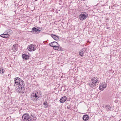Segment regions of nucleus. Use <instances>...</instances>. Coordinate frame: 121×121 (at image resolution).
<instances>
[{
	"mask_svg": "<svg viewBox=\"0 0 121 121\" xmlns=\"http://www.w3.org/2000/svg\"><path fill=\"white\" fill-rule=\"evenodd\" d=\"M40 92H37L36 93H33L31 94L30 98L33 101L35 102L38 100H39L41 97Z\"/></svg>",
	"mask_w": 121,
	"mask_h": 121,
	"instance_id": "obj_1",
	"label": "nucleus"
},
{
	"mask_svg": "<svg viewBox=\"0 0 121 121\" xmlns=\"http://www.w3.org/2000/svg\"><path fill=\"white\" fill-rule=\"evenodd\" d=\"M22 118L23 121H33L31 117H30L27 114L25 113L22 116Z\"/></svg>",
	"mask_w": 121,
	"mask_h": 121,
	"instance_id": "obj_2",
	"label": "nucleus"
},
{
	"mask_svg": "<svg viewBox=\"0 0 121 121\" xmlns=\"http://www.w3.org/2000/svg\"><path fill=\"white\" fill-rule=\"evenodd\" d=\"M40 28L38 27H35L32 28V31H31V32H35L34 33V34H38L40 33L41 31L40 30H39Z\"/></svg>",
	"mask_w": 121,
	"mask_h": 121,
	"instance_id": "obj_3",
	"label": "nucleus"
},
{
	"mask_svg": "<svg viewBox=\"0 0 121 121\" xmlns=\"http://www.w3.org/2000/svg\"><path fill=\"white\" fill-rule=\"evenodd\" d=\"M88 16V14L85 13L80 14L79 16V17L80 20L83 21L86 19Z\"/></svg>",
	"mask_w": 121,
	"mask_h": 121,
	"instance_id": "obj_4",
	"label": "nucleus"
},
{
	"mask_svg": "<svg viewBox=\"0 0 121 121\" xmlns=\"http://www.w3.org/2000/svg\"><path fill=\"white\" fill-rule=\"evenodd\" d=\"M21 79V78L18 77H16L14 78V86L15 87H16L17 85H19V83Z\"/></svg>",
	"mask_w": 121,
	"mask_h": 121,
	"instance_id": "obj_5",
	"label": "nucleus"
},
{
	"mask_svg": "<svg viewBox=\"0 0 121 121\" xmlns=\"http://www.w3.org/2000/svg\"><path fill=\"white\" fill-rule=\"evenodd\" d=\"M54 49L55 50H58L59 51H62L63 49L60 45H57V46H53Z\"/></svg>",
	"mask_w": 121,
	"mask_h": 121,
	"instance_id": "obj_6",
	"label": "nucleus"
},
{
	"mask_svg": "<svg viewBox=\"0 0 121 121\" xmlns=\"http://www.w3.org/2000/svg\"><path fill=\"white\" fill-rule=\"evenodd\" d=\"M86 48H83L79 52V55L80 56H83V54L85 52Z\"/></svg>",
	"mask_w": 121,
	"mask_h": 121,
	"instance_id": "obj_7",
	"label": "nucleus"
},
{
	"mask_svg": "<svg viewBox=\"0 0 121 121\" xmlns=\"http://www.w3.org/2000/svg\"><path fill=\"white\" fill-rule=\"evenodd\" d=\"M28 48V50L30 51H34L35 49V46L32 45H30Z\"/></svg>",
	"mask_w": 121,
	"mask_h": 121,
	"instance_id": "obj_8",
	"label": "nucleus"
},
{
	"mask_svg": "<svg viewBox=\"0 0 121 121\" xmlns=\"http://www.w3.org/2000/svg\"><path fill=\"white\" fill-rule=\"evenodd\" d=\"M67 97L65 96H63L60 99L59 101L61 103H64L66 100Z\"/></svg>",
	"mask_w": 121,
	"mask_h": 121,
	"instance_id": "obj_9",
	"label": "nucleus"
},
{
	"mask_svg": "<svg viewBox=\"0 0 121 121\" xmlns=\"http://www.w3.org/2000/svg\"><path fill=\"white\" fill-rule=\"evenodd\" d=\"M51 37L54 39L56 41L59 40V38L58 37L53 34H52L51 35Z\"/></svg>",
	"mask_w": 121,
	"mask_h": 121,
	"instance_id": "obj_10",
	"label": "nucleus"
},
{
	"mask_svg": "<svg viewBox=\"0 0 121 121\" xmlns=\"http://www.w3.org/2000/svg\"><path fill=\"white\" fill-rule=\"evenodd\" d=\"M98 79V78H97L94 77L92 78L91 81L92 82V83L95 84L97 82Z\"/></svg>",
	"mask_w": 121,
	"mask_h": 121,
	"instance_id": "obj_11",
	"label": "nucleus"
},
{
	"mask_svg": "<svg viewBox=\"0 0 121 121\" xmlns=\"http://www.w3.org/2000/svg\"><path fill=\"white\" fill-rule=\"evenodd\" d=\"M58 45V44L56 42L54 41L50 43H49V45L52 47H53V46H57V45Z\"/></svg>",
	"mask_w": 121,
	"mask_h": 121,
	"instance_id": "obj_12",
	"label": "nucleus"
},
{
	"mask_svg": "<svg viewBox=\"0 0 121 121\" xmlns=\"http://www.w3.org/2000/svg\"><path fill=\"white\" fill-rule=\"evenodd\" d=\"M89 116L86 114L84 115L82 117L83 120L84 121H86L88 119Z\"/></svg>",
	"mask_w": 121,
	"mask_h": 121,
	"instance_id": "obj_13",
	"label": "nucleus"
},
{
	"mask_svg": "<svg viewBox=\"0 0 121 121\" xmlns=\"http://www.w3.org/2000/svg\"><path fill=\"white\" fill-rule=\"evenodd\" d=\"M22 57L23 59L26 60L29 58V56L28 55L24 54L22 55Z\"/></svg>",
	"mask_w": 121,
	"mask_h": 121,
	"instance_id": "obj_14",
	"label": "nucleus"
},
{
	"mask_svg": "<svg viewBox=\"0 0 121 121\" xmlns=\"http://www.w3.org/2000/svg\"><path fill=\"white\" fill-rule=\"evenodd\" d=\"M16 86L17 88V91L20 93V91H21L23 86Z\"/></svg>",
	"mask_w": 121,
	"mask_h": 121,
	"instance_id": "obj_15",
	"label": "nucleus"
},
{
	"mask_svg": "<svg viewBox=\"0 0 121 121\" xmlns=\"http://www.w3.org/2000/svg\"><path fill=\"white\" fill-rule=\"evenodd\" d=\"M18 86H24L25 85V83L24 81L21 79L19 83V85Z\"/></svg>",
	"mask_w": 121,
	"mask_h": 121,
	"instance_id": "obj_16",
	"label": "nucleus"
},
{
	"mask_svg": "<svg viewBox=\"0 0 121 121\" xmlns=\"http://www.w3.org/2000/svg\"><path fill=\"white\" fill-rule=\"evenodd\" d=\"M0 36L2 38H5V39H7L9 37V35L7 36V35H5L4 34H2L1 35H0Z\"/></svg>",
	"mask_w": 121,
	"mask_h": 121,
	"instance_id": "obj_17",
	"label": "nucleus"
},
{
	"mask_svg": "<svg viewBox=\"0 0 121 121\" xmlns=\"http://www.w3.org/2000/svg\"><path fill=\"white\" fill-rule=\"evenodd\" d=\"M17 44H15L13 45V47H12V49H13L16 51H17Z\"/></svg>",
	"mask_w": 121,
	"mask_h": 121,
	"instance_id": "obj_18",
	"label": "nucleus"
},
{
	"mask_svg": "<svg viewBox=\"0 0 121 121\" xmlns=\"http://www.w3.org/2000/svg\"><path fill=\"white\" fill-rule=\"evenodd\" d=\"M104 107H105L107 110H109L111 108V107L109 105H105Z\"/></svg>",
	"mask_w": 121,
	"mask_h": 121,
	"instance_id": "obj_19",
	"label": "nucleus"
},
{
	"mask_svg": "<svg viewBox=\"0 0 121 121\" xmlns=\"http://www.w3.org/2000/svg\"><path fill=\"white\" fill-rule=\"evenodd\" d=\"M43 104L44 105V107L46 108H47L48 106V104L46 101H45L44 102Z\"/></svg>",
	"mask_w": 121,
	"mask_h": 121,
	"instance_id": "obj_20",
	"label": "nucleus"
},
{
	"mask_svg": "<svg viewBox=\"0 0 121 121\" xmlns=\"http://www.w3.org/2000/svg\"><path fill=\"white\" fill-rule=\"evenodd\" d=\"M89 85L90 86V87H95L96 86V84H93L92 83L89 84Z\"/></svg>",
	"mask_w": 121,
	"mask_h": 121,
	"instance_id": "obj_21",
	"label": "nucleus"
},
{
	"mask_svg": "<svg viewBox=\"0 0 121 121\" xmlns=\"http://www.w3.org/2000/svg\"><path fill=\"white\" fill-rule=\"evenodd\" d=\"M7 32H8V33L10 35V34L11 35L12 33V31L10 29H8L7 30Z\"/></svg>",
	"mask_w": 121,
	"mask_h": 121,
	"instance_id": "obj_22",
	"label": "nucleus"
},
{
	"mask_svg": "<svg viewBox=\"0 0 121 121\" xmlns=\"http://www.w3.org/2000/svg\"><path fill=\"white\" fill-rule=\"evenodd\" d=\"M102 85L103 86V88L104 89L106 88L107 86V84L105 83H103L102 84Z\"/></svg>",
	"mask_w": 121,
	"mask_h": 121,
	"instance_id": "obj_23",
	"label": "nucleus"
},
{
	"mask_svg": "<svg viewBox=\"0 0 121 121\" xmlns=\"http://www.w3.org/2000/svg\"><path fill=\"white\" fill-rule=\"evenodd\" d=\"M3 34H4L5 35H7V36L9 35V36L10 37V35L8 33V32H7V30L4 32Z\"/></svg>",
	"mask_w": 121,
	"mask_h": 121,
	"instance_id": "obj_24",
	"label": "nucleus"
},
{
	"mask_svg": "<svg viewBox=\"0 0 121 121\" xmlns=\"http://www.w3.org/2000/svg\"><path fill=\"white\" fill-rule=\"evenodd\" d=\"M31 116H32V117H33V119L34 120H35L36 119V118L35 115L31 114Z\"/></svg>",
	"mask_w": 121,
	"mask_h": 121,
	"instance_id": "obj_25",
	"label": "nucleus"
},
{
	"mask_svg": "<svg viewBox=\"0 0 121 121\" xmlns=\"http://www.w3.org/2000/svg\"><path fill=\"white\" fill-rule=\"evenodd\" d=\"M103 87V86H102L101 84V85L100 86L99 88V90L103 91L104 89Z\"/></svg>",
	"mask_w": 121,
	"mask_h": 121,
	"instance_id": "obj_26",
	"label": "nucleus"
},
{
	"mask_svg": "<svg viewBox=\"0 0 121 121\" xmlns=\"http://www.w3.org/2000/svg\"><path fill=\"white\" fill-rule=\"evenodd\" d=\"M25 91L24 90V86H23L22 88V90H21V91H20V93H24Z\"/></svg>",
	"mask_w": 121,
	"mask_h": 121,
	"instance_id": "obj_27",
	"label": "nucleus"
},
{
	"mask_svg": "<svg viewBox=\"0 0 121 121\" xmlns=\"http://www.w3.org/2000/svg\"><path fill=\"white\" fill-rule=\"evenodd\" d=\"M67 108L68 109H70V108H71V106L70 105H68L67 106Z\"/></svg>",
	"mask_w": 121,
	"mask_h": 121,
	"instance_id": "obj_28",
	"label": "nucleus"
},
{
	"mask_svg": "<svg viewBox=\"0 0 121 121\" xmlns=\"http://www.w3.org/2000/svg\"><path fill=\"white\" fill-rule=\"evenodd\" d=\"M65 90H64V91H65Z\"/></svg>",
	"mask_w": 121,
	"mask_h": 121,
	"instance_id": "obj_29",
	"label": "nucleus"
},
{
	"mask_svg": "<svg viewBox=\"0 0 121 121\" xmlns=\"http://www.w3.org/2000/svg\"><path fill=\"white\" fill-rule=\"evenodd\" d=\"M65 90H64V91H65Z\"/></svg>",
	"mask_w": 121,
	"mask_h": 121,
	"instance_id": "obj_30",
	"label": "nucleus"
}]
</instances>
